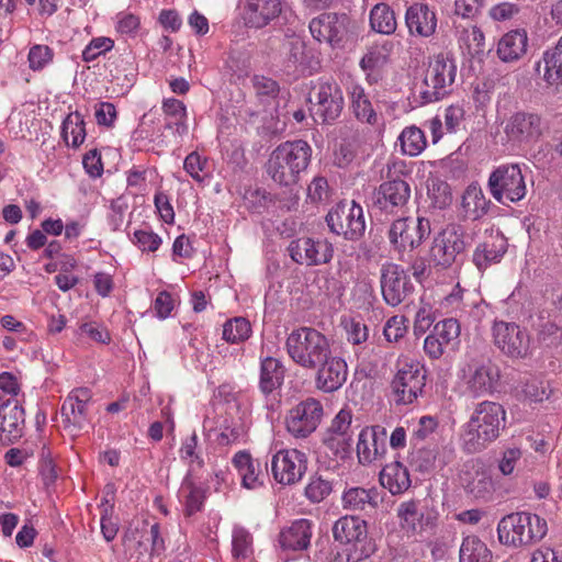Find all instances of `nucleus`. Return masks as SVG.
Instances as JSON below:
<instances>
[{
	"mask_svg": "<svg viewBox=\"0 0 562 562\" xmlns=\"http://www.w3.org/2000/svg\"><path fill=\"white\" fill-rule=\"evenodd\" d=\"M331 492V483L322 476H313L305 487V496L313 503H319Z\"/></svg>",
	"mask_w": 562,
	"mask_h": 562,
	"instance_id": "4d7b16f0",
	"label": "nucleus"
},
{
	"mask_svg": "<svg viewBox=\"0 0 562 562\" xmlns=\"http://www.w3.org/2000/svg\"><path fill=\"white\" fill-rule=\"evenodd\" d=\"M438 423L431 416H423L413 430L412 441L417 445L419 441L427 439L437 428Z\"/></svg>",
	"mask_w": 562,
	"mask_h": 562,
	"instance_id": "774afa93",
	"label": "nucleus"
},
{
	"mask_svg": "<svg viewBox=\"0 0 562 562\" xmlns=\"http://www.w3.org/2000/svg\"><path fill=\"white\" fill-rule=\"evenodd\" d=\"M323 406L315 398H306L292 407L285 416V427L294 438H307L318 427Z\"/></svg>",
	"mask_w": 562,
	"mask_h": 562,
	"instance_id": "f8f14e48",
	"label": "nucleus"
},
{
	"mask_svg": "<svg viewBox=\"0 0 562 562\" xmlns=\"http://www.w3.org/2000/svg\"><path fill=\"white\" fill-rule=\"evenodd\" d=\"M370 25L373 31L380 34H393L397 27L394 11L386 3H376L370 12Z\"/></svg>",
	"mask_w": 562,
	"mask_h": 562,
	"instance_id": "79ce46f5",
	"label": "nucleus"
},
{
	"mask_svg": "<svg viewBox=\"0 0 562 562\" xmlns=\"http://www.w3.org/2000/svg\"><path fill=\"white\" fill-rule=\"evenodd\" d=\"M397 517L402 529L411 533H419L429 524V518L419 508L416 501H407L397 507Z\"/></svg>",
	"mask_w": 562,
	"mask_h": 562,
	"instance_id": "c9c22d12",
	"label": "nucleus"
},
{
	"mask_svg": "<svg viewBox=\"0 0 562 562\" xmlns=\"http://www.w3.org/2000/svg\"><path fill=\"white\" fill-rule=\"evenodd\" d=\"M480 232L479 224L464 228L459 225L449 226L435 239L430 251L431 258L439 266H451L475 240Z\"/></svg>",
	"mask_w": 562,
	"mask_h": 562,
	"instance_id": "423d86ee",
	"label": "nucleus"
},
{
	"mask_svg": "<svg viewBox=\"0 0 562 562\" xmlns=\"http://www.w3.org/2000/svg\"><path fill=\"white\" fill-rule=\"evenodd\" d=\"M333 536L340 543L357 547L367 539V522L358 516L340 517L333 526Z\"/></svg>",
	"mask_w": 562,
	"mask_h": 562,
	"instance_id": "cd10ccee",
	"label": "nucleus"
},
{
	"mask_svg": "<svg viewBox=\"0 0 562 562\" xmlns=\"http://www.w3.org/2000/svg\"><path fill=\"white\" fill-rule=\"evenodd\" d=\"M61 136L67 145L79 147L86 138L83 116L79 112L66 116L61 126Z\"/></svg>",
	"mask_w": 562,
	"mask_h": 562,
	"instance_id": "a18cd8bd",
	"label": "nucleus"
},
{
	"mask_svg": "<svg viewBox=\"0 0 562 562\" xmlns=\"http://www.w3.org/2000/svg\"><path fill=\"white\" fill-rule=\"evenodd\" d=\"M124 554L128 560H138L149 552L146 541V521H133L125 529L122 537Z\"/></svg>",
	"mask_w": 562,
	"mask_h": 562,
	"instance_id": "7c9ffc66",
	"label": "nucleus"
},
{
	"mask_svg": "<svg viewBox=\"0 0 562 562\" xmlns=\"http://www.w3.org/2000/svg\"><path fill=\"white\" fill-rule=\"evenodd\" d=\"M306 468V454L296 449L280 450L271 459L273 479L282 485H292L301 481Z\"/></svg>",
	"mask_w": 562,
	"mask_h": 562,
	"instance_id": "2eb2a0df",
	"label": "nucleus"
},
{
	"mask_svg": "<svg viewBox=\"0 0 562 562\" xmlns=\"http://www.w3.org/2000/svg\"><path fill=\"white\" fill-rule=\"evenodd\" d=\"M312 153V147L303 139L281 143L269 156L267 173L280 186H294L307 169Z\"/></svg>",
	"mask_w": 562,
	"mask_h": 562,
	"instance_id": "f03ea898",
	"label": "nucleus"
},
{
	"mask_svg": "<svg viewBox=\"0 0 562 562\" xmlns=\"http://www.w3.org/2000/svg\"><path fill=\"white\" fill-rule=\"evenodd\" d=\"M381 485L392 495H400L411 486L408 470L398 461L386 464L380 472Z\"/></svg>",
	"mask_w": 562,
	"mask_h": 562,
	"instance_id": "72a5a7b5",
	"label": "nucleus"
},
{
	"mask_svg": "<svg viewBox=\"0 0 562 562\" xmlns=\"http://www.w3.org/2000/svg\"><path fill=\"white\" fill-rule=\"evenodd\" d=\"M330 232L348 240L360 239L366 231L362 207L355 201H344L334 206L326 215Z\"/></svg>",
	"mask_w": 562,
	"mask_h": 562,
	"instance_id": "9d476101",
	"label": "nucleus"
},
{
	"mask_svg": "<svg viewBox=\"0 0 562 562\" xmlns=\"http://www.w3.org/2000/svg\"><path fill=\"white\" fill-rule=\"evenodd\" d=\"M457 77V63L448 53L435 55L428 65L424 80L419 87L423 103L441 100L452 91Z\"/></svg>",
	"mask_w": 562,
	"mask_h": 562,
	"instance_id": "39448f33",
	"label": "nucleus"
},
{
	"mask_svg": "<svg viewBox=\"0 0 562 562\" xmlns=\"http://www.w3.org/2000/svg\"><path fill=\"white\" fill-rule=\"evenodd\" d=\"M397 143L400 144L401 153L409 157L420 155L427 146L424 132L415 125L405 127L397 137Z\"/></svg>",
	"mask_w": 562,
	"mask_h": 562,
	"instance_id": "a19ab883",
	"label": "nucleus"
},
{
	"mask_svg": "<svg viewBox=\"0 0 562 562\" xmlns=\"http://www.w3.org/2000/svg\"><path fill=\"white\" fill-rule=\"evenodd\" d=\"M490 203L481 187L477 183H471L462 194L461 207L463 216L476 221L487 213Z\"/></svg>",
	"mask_w": 562,
	"mask_h": 562,
	"instance_id": "f704fd0d",
	"label": "nucleus"
},
{
	"mask_svg": "<svg viewBox=\"0 0 562 562\" xmlns=\"http://www.w3.org/2000/svg\"><path fill=\"white\" fill-rule=\"evenodd\" d=\"M281 13L280 0H247L245 20L252 27H263Z\"/></svg>",
	"mask_w": 562,
	"mask_h": 562,
	"instance_id": "c756f323",
	"label": "nucleus"
},
{
	"mask_svg": "<svg viewBox=\"0 0 562 562\" xmlns=\"http://www.w3.org/2000/svg\"><path fill=\"white\" fill-rule=\"evenodd\" d=\"M254 554L252 536L244 527L236 526L232 532V555L236 562H244Z\"/></svg>",
	"mask_w": 562,
	"mask_h": 562,
	"instance_id": "49530a36",
	"label": "nucleus"
},
{
	"mask_svg": "<svg viewBox=\"0 0 562 562\" xmlns=\"http://www.w3.org/2000/svg\"><path fill=\"white\" fill-rule=\"evenodd\" d=\"M459 43L467 48L471 56H475L484 50V34L480 27L472 25L459 31Z\"/></svg>",
	"mask_w": 562,
	"mask_h": 562,
	"instance_id": "09e8293b",
	"label": "nucleus"
},
{
	"mask_svg": "<svg viewBox=\"0 0 562 562\" xmlns=\"http://www.w3.org/2000/svg\"><path fill=\"white\" fill-rule=\"evenodd\" d=\"M380 286L383 301L392 307L404 303L414 292V285L404 268L391 262L381 267Z\"/></svg>",
	"mask_w": 562,
	"mask_h": 562,
	"instance_id": "9b49d317",
	"label": "nucleus"
},
{
	"mask_svg": "<svg viewBox=\"0 0 562 562\" xmlns=\"http://www.w3.org/2000/svg\"><path fill=\"white\" fill-rule=\"evenodd\" d=\"M290 359L299 367L311 370L329 355L331 345L327 336L313 327H300L292 330L285 340Z\"/></svg>",
	"mask_w": 562,
	"mask_h": 562,
	"instance_id": "7ed1b4c3",
	"label": "nucleus"
},
{
	"mask_svg": "<svg viewBox=\"0 0 562 562\" xmlns=\"http://www.w3.org/2000/svg\"><path fill=\"white\" fill-rule=\"evenodd\" d=\"M387 432L383 426L374 425L362 428L356 446L358 461L368 465L381 459L386 450Z\"/></svg>",
	"mask_w": 562,
	"mask_h": 562,
	"instance_id": "aec40b11",
	"label": "nucleus"
},
{
	"mask_svg": "<svg viewBox=\"0 0 562 562\" xmlns=\"http://www.w3.org/2000/svg\"><path fill=\"white\" fill-rule=\"evenodd\" d=\"M313 535V522L301 518L284 527L279 535V543L283 550L302 551L310 547Z\"/></svg>",
	"mask_w": 562,
	"mask_h": 562,
	"instance_id": "a878e982",
	"label": "nucleus"
},
{
	"mask_svg": "<svg viewBox=\"0 0 562 562\" xmlns=\"http://www.w3.org/2000/svg\"><path fill=\"white\" fill-rule=\"evenodd\" d=\"M352 414L349 409H341L334 417L326 435L330 436H352L351 432Z\"/></svg>",
	"mask_w": 562,
	"mask_h": 562,
	"instance_id": "680f3d73",
	"label": "nucleus"
},
{
	"mask_svg": "<svg viewBox=\"0 0 562 562\" xmlns=\"http://www.w3.org/2000/svg\"><path fill=\"white\" fill-rule=\"evenodd\" d=\"M324 445L337 459L345 460L351 453L352 436L326 435Z\"/></svg>",
	"mask_w": 562,
	"mask_h": 562,
	"instance_id": "5fc2aeb1",
	"label": "nucleus"
},
{
	"mask_svg": "<svg viewBox=\"0 0 562 562\" xmlns=\"http://www.w3.org/2000/svg\"><path fill=\"white\" fill-rule=\"evenodd\" d=\"M407 331L406 318L404 316H392L384 326L383 334L387 341H397Z\"/></svg>",
	"mask_w": 562,
	"mask_h": 562,
	"instance_id": "e2e57ef3",
	"label": "nucleus"
},
{
	"mask_svg": "<svg viewBox=\"0 0 562 562\" xmlns=\"http://www.w3.org/2000/svg\"><path fill=\"white\" fill-rule=\"evenodd\" d=\"M396 373L392 381V394L396 404H412L422 394L426 384L424 367L413 360H398Z\"/></svg>",
	"mask_w": 562,
	"mask_h": 562,
	"instance_id": "1a4fd4ad",
	"label": "nucleus"
},
{
	"mask_svg": "<svg viewBox=\"0 0 562 562\" xmlns=\"http://www.w3.org/2000/svg\"><path fill=\"white\" fill-rule=\"evenodd\" d=\"M411 198V187L403 179L395 178L380 184L376 204L385 212L394 213L405 206Z\"/></svg>",
	"mask_w": 562,
	"mask_h": 562,
	"instance_id": "b1692460",
	"label": "nucleus"
},
{
	"mask_svg": "<svg viewBox=\"0 0 562 562\" xmlns=\"http://www.w3.org/2000/svg\"><path fill=\"white\" fill-rule=\"evenodd\" d=\"M312 52L307 49L305 43L294 37L288 42V52L285 55V67L288 71L304 72L312 68Z\"/></svg>",
	"mask_w": 562,
	"mask_h": 562,
	"instance_id": "4c0bfd02",
	"label": "nucleus"
},
{
	"mask_svg": "<svg viewBox=\"0 0 562 562\" xmlns=\"http://www.w3.org/2000/svg\"><path fill=\"white\" fill-rule=\"evenodd\" d=\"M233 464L236 468L241 484L248 490H255L263 485L265 473L259 460L254 459L246 451H238L233 458Z\"/></svg>",
	"mask_w": 562,
	"mask_h": 562,
	"instance_id": "c85d7f7f",
	"label": "nucleus"
},
{
	"mask_svg": "<svg viewBox=\"0 0 562 562\" xmlns=\"http://www.w3.org/2000/svg\"><path fill=\"white\" fill-rule=\"evenodd\" d=\"M54 52L47 45L36 44L30 48L27 60L33 71L43 70L53 61Z\"/></svg>",
	"mask_w": 562,
	"mask_h": 562,
	"instance_id": "603ef678",
	"label": "nucleus"
},
{
	"mask_svg": "<svg viewBox=\"0 0 562 562\" xmlns=\"http://www.w3.org/2000/svg\"><path fill=\"white\" fill-rule=\"evenodd\" d=\"M548 525L540 516L519 512L503 517L497 526L501 543L514 548L533 544L547 535Z\"/></svg>",
	"mask_w": 562,
	"mask_h": 562,
	"instance_id": "20e7f679",
	"label": "nucleus"
},
{
	"mask_svg": "<svg viewBox=\"0 0 562 562\" xmlns=\"http://www.w3.org/2000/svg\"><path fill=\"white\" fill-rule=\"evenodd\" d=\"M428 198L435 209H445L452 201L449 184L443 181H432L428 187Z\"/></svg>",
	"mask_w": 562,
	"mask_h": 562,
	"instance_id": "864d4df0",
	"label": "nucleus"
},
{
	"mask_svg": "<svg viewBox=\"0 0 562 562\" xmlns=\"http://www.w3.org/2000/svg\"><path fill=\"white\" fill-rule=\"evenodd\" d=\"M91 397V391L87 387L75 389L68 394L60 409L66 429L78 431L90 424L88 407Z\"/></svg>",
	"mask_w": 562,
	"mask_h": 562,
	"instance_id": "a211bd4d",
	"label": "nucleus"
},
{
	"mask_svg": "<svg viewBox=\"0 0 562 562\" xmlns=\"http://www.w3.org/2000/svg\"><path fill=\"white\" fill-rule=\"evenodd\" d=\"M162 110L167 116H170L175 120L173 123L179 134L187 133V110L182 101L173 98L166 99L162 102Z\"/></svg>",
	"mask_w": 562,
	"mask_h": 562,
	"instance_id": "3c124183",
	"label": "nucleus"
},
{
	"mask_svg": "<svg viewBox=\"0 0 562 562\" xmlns=\"http://www.w3.org/2000/svg\"><path fill=\"white\" fill-rule=\"evenodd\" d=\"M252 86L257 97L261 100L274 99L280 91L279 83L276 80L265 76H254Z\"/></svg>",
	"mask_w": 562,
	"mask_h": 562,
	"instance_id": "bf43d9fd",
	"label": "nucleus"
},
{
	"mask_svg": "<svg viewBox=\"0 0 562 562\" xmlns=\"http://www.w3.org/2000/svg\"><path fill=\"white\" fill-rule=\"evenodd\" d=\"M311 370L315 371V386L324 393H333L339 390L348 376V367L346 361L333 351L322 359L321 363Z\"/></svg>",
	"mask_w": 562,
	"mask_h": 562,
	"instance_id": "6ab92c4d",
	"label": "nucleus"
},
{
	"mask_svg": "<svg viewBox=\"0 0 562 562\" xmlns=\"http://www.w3.org/2000/svg\"><path fill=\"white\" fill-rule=\"evenodd\" d=\"M310 113L316 123L330 124L344 109V95L335 80H319L311 90Z\"/></svg>",
	"mask_w": 562,
	"mask_h": 562,
	"instance_id": "6e6552de",
	"label": "nucleus"
},
{
	"mask_svg": "<svg viewBox=\"0 0 562 562\" xmlns=\"http://www.w3.org/2000/svg\"><path fill=\"white\" fill-rule=\"evenodd\" d=\"M506 425V411L499 403L483 401L476 404L470 419L463 425L462 448L468 453L484 450L495 441Z\"/></svg>",
	"mask_w": 562,
	"mask_h": 562,
	"instance_id": "f257e3e1",
	"label": "nucleus"
},
{
	"mask_svg": "<svg viewBox=\"0 0 562 562\" xmlns=\"http://www.w3.org/2000/svg\"><path fill=\"white\" fill-rule=\"evenodd\" d=\"M349 97L356 117L361 122L374 125L378 121V114L364 89L359 85H352L349 88Z\"/></svg>",
	"mask_w": 562,
	"mask_h": 562,
	"instance_id": "58836bf2",
	"label": "nucleus"
},
{
	"mask_svg": "<svg viewBox=\"0 0 562 562\" xmlns=\"http://www.w3.org/2000/svg\"><path fill=\"white\" fill-rule=\"evenodd\" d=\"M404 19L409 36L430 38L437 33V12L428 3H412L406 8Z\"/></svg>",
	"mask_w": 562,
	"mask_h": 562,
	"instance_id": "412c9836",
	"label": "nucleus"
},
{
	"mask_svg": "<svg viewBox=\"0 0 562 562\" xmlns=\"http://www.w3.org/2000/svg\"><path fill=\"white\" fill-rule=\"evenodd\" d=\"M547 130V124L536 113L518 112L506 124L507 136L519 143L538 140Z\"/></svg>",
	"mask_w": 562,
	"mask_h": 562,
	"instance_id": "4be33fe9",
	"label": "nucleus"
},
{
	"mask_svg": "<svg viewBox=\"0 0 562 562\" xmlns=\"http://www.w3.org/2000/svg\"><path fill=\"white\" fill-rule=\"evenodd\" d=\"M345 15L337 13H323L310 23L311 34L318 42L336 44L342 40L345 33Z\"/></svg>",
	"mask_w": 562,
	"mask_h": 562,
	"instance_id": "393cba45",
	"label": "nucleus"
},
{
	"mask_svg": "<svg viewBox=\"0 0 562 562\" xmlns=\"http://www.w3.org/2000/svg\"><path fill=\"white\" fill-rule=\"evenodd\" d=\"M544 75L549 85H562V36L555 46L543 54Z\"/></svg>",
	"mask_w": 562,
	"mask_h": 562,
	"instance_id": "37998d69",
	"label": "nucleus"
},
{
	"mask_svg": "<svg viewBox=\"0 0 562 562\" xmlns=\"http://www.w3.org/2000/svg\"><path fill=\"white\" fill-rule=\"evenodd\" d=\"M507 251V240L499 232L488 234L480 241L472 255V262L479 271L501 262Z\"/></svg>",
	"mask_w": 562,
	"mask_h": 562,
	"instance_id": "5701e85b",
	"label": "nucleus"
},
{
	"mask_svg": "<svg viewBox=\"0 0 562 562\" xmlns=\"http://www.w3.org/2000/svg\"><path fill=\"white\" fill-rule=\"evenodd\" d=\"M467 390L475 397L493 394L501 383L499 367L487 360L470 364L464 374Z\"/></svg>",
	"mask_w": 562,
	"mask_h": 562,
	"instance_id": "f3484780",
	"label": "nucleus"
},
{
	"mask_svg": "<svg viewBox=\"0 0 562 562\" xmlns=\"http://www.w3.org/2000/svg\"><path fill=\"white\" fill-rule=\"evenodd\" d=\"M114 42L110 37H95L82 50V59L86 63L95 60L99 56L111 50Z\"/></svg>",
	"mask_w": 562,
	"mask_h": 562,
	"instance_id": "13d9d810",
	"label": "nucleus"
},
{
	"mask_svg": "<svg viewBox=\"0 0 562 562\" xmlns=\"http://www.w3.org/2000/svg\"><path fill=\"white\" fill-rule=\"evenodd\" d=\"M487 188L494 200L501 204L516 203L527 193L525 177L517 164L496 167L488 177Z\"/></svg>",
	"mask_w": 562,
	"mask_h": 562,
	"instance_id": "0eeeda50",
	"label": "nucleus"
},
{
	"mask_svg": "<svg viewBox=\"0 0 562 562\" xmlns=\"http://www.w3.org/2000/svg\"><path fill=\"white\" fill-rule=\"evenodd\" d=\"M435 319L436 316L432 307L428 304H423L415 316L414 333L416 335L425 334L430 328Z\"/></svg>",
	"mask_w": 562,
	"mask_h": 562,
	"instance_id": "69168bd1",
	"label": "nucleus"
},
{
	"mask_svg": "<svg viewBox=\"0 0 562 562\" xmlns=\"http://www.w3.org/2000/svg\"><path fill=\"white\" fill-rule=\"evenodd\" d=\"M205 166L206 159L202 158L196 151L190 153L183 161V169L198 182L204 180L202 172Z\"/></svg>",
	"mask_w": 562,
	"mask_h": 562,
	"instance_id": "0e129e2a",
	"label": "nucleus"
},
{
	"mask_svg": "<svg viewBox=\"0 0 562 562\" xmlns=\"http://www.w3.org/2000/svg\"><path fill=\"white\" fill-rule=\"evenodd\" d=\"M284 367L276 358L267 357L261 360L259 387L263 394H270L280 387L284 380Z\"/></svg>",
	"mask_w": 562,
	"mask_h": 562,
	"instance_id": "e433bc0d",
	"label": "nucleus"
},
{
	"mask_svg": "<svg viewBox=\"0 0 562 562\" xmlns=\"http://www.w3.org/2000/svg\"><path fill=\"white\" fill-rule=\"evenodd\" d=\"M431 334L445 346H453L460 336V325L454 318H446L438 322Z\"/></svg>",
	"mask_w": 562,
	"mask_h": 562,
	"instance_id": "8fccbe9b",
	"label": "nucleus"
},
{
	"mask_svg": "<svg viewBox=\"0 0 562 562\" xmlns=\"http://www.w3.org/2000/svg\"><path fill=\"white\" fill-rule=\"evenodd\" d=\"M289 252L296 263L319 266L331 260L334 248L325 238L302 237L290 243Z\"/></svg>",
	"mask_w": 562,
	"mask_h": 562,
	"instance_id": "dca6fc26",
	"label": "nucleus"
},
{
	"mask_svg": "<svg viewBox=\"0 0 562 562\" xmlns=\"http://www.w3.org/2000/svg\"><path fill=\"white\" fill-rule=\"evenodd\" d=\"M180 493L184 497L186 516L190 517L201 510L204 501V493L201 487L196 486V482L193 476V468L189 469L184 476Z\"/></svg>",
	"mask_w": 562,
	"mask_h": 562,
	"instance_id": "ea45409f",
	"label": "nucleus"
},
{
	"mask_svg": "<svg viewBox=\"0 0 562 562\" xmlns=\"http://www.w3.org/2000/svg\"><path fill=\"white\" fill-rule=\"evenodd\" d=\"M24 428V409L14 401L0 413V440L12 443L20 439Z\"/></svg>",
	"mask_w": 562,
	"mask_h": 562,
	"instance_id": "2f4dec72",
	"label": "nucleus"
},
{
	"mask_svg": "<svg viewBox=\"0 0 562 562\" xmlns=\"http://www.w3.org/2000/svg\"><path fill=\"white\" fill-rule=\"evenodd\" d=\"M528 36L525 31H510L498 41L497 56L504 63L517 61L526 54Z\"/></svg>",
	"mask_w": 562,
	"mask_h": 562,
	"instance_id": "473e14b6",
	"label": "nucleus"
},
{
	"mask_svg": "<svg viewBox=\"0 0 562 562\" xmlns=\"http://www.w3.org/2000/svg\"><path fill=\"white\" fill-rule=\"evenodd\" d=\"M379 492L374 487H349L341 495L342 508L348 512L373 513L379 507Z\"/></svg>",
	"mask_w": 562,
	"mask_h": 562,
	"instance_id": "bb28decb",
	"label": "nucleus"
},
{
	"mask_svg": "<svg viewBox=\"0 0 562 562\" xmlns=\"http://www.w3.org/2000/svg\"><path fill=\"white\" fill-rule=\"evenodd\" d=\"M492 553L475 536H468L460 547V562H491Z\"/></svg>",
	"mask_w": 562,
	"mask_h": 562,
	"instance_id": "c03bdc74",
	"label": "nucleus"
},
{
	"mask_svg": "<svg viewBox=\"0 0 562 562\" xmlns=\"http://www.w3.org/2000/svg\"><path fill=\"white\" fill-rule=\"evenodd\" d=\"M429 234V220L405 217L393 222L389 231V238L397 250H413L420 246Z\"/></svg>",
	"mask_w": 562,
	"mask_h": 562,
	"instance_id": "4468645a",
	"label": "nucleus"
},
{
	"mask_svg": "<svg viewBox=\"0 0 562 562\" xmlns=\"http://www.w3.org/2000/svg\"><path fill=\"white\" fill-rule=\"evenodd\" d=\"M494 345L509 358L520 359L529 355L530 337L515 323L495 322L492 327Z\"/></svg>",
	"mask_w": 562,
	"mask_h": 562,
	"instance_id": "ddd939ff",
	"label": "nucleus"
},
{
	"mask_svg": "<svg viewBox=\"0 0 562 562\" xmlns=\"http://www.w3.org/2000/svg\"><path fill=\"white\" fill-rule=\"evenodd\" d=\"M132 241L142 251H156L161 245V238L148 229H137L133 234Z\"/></svg>",
	"mask_w": 562,
	"mask_h": 562,
	"instance_id": "052dcab7",
	"label": "nucleus"
},
{
	"mask_svg": "<svg viewBox=\"0 0 562 562\" xmlns=\"http://www.w3.org/2000/svg\"><path fill=\"white\" fill-rule=\"evenodd\" d=\"M153 308L159 319H166L169 317L175 308V300L171 293L167 291L159 292L153 303Z\"/></svg>",
	"mask_w": 562,
	"mask_h": 562,
	"instance_id": "338daca9",
	"label": "nucleus"
},
{
	"mask_svg": "<svg viewBox=\"0 0 562 562\" xmlns=\"http://www.w3.org/2000/svg\"><path fill=\"white\" fill-rule=\"evenodd\" d=\"M251 334L250 323L244 317H235L223 326V339L229 344H239L247 340Z\"/></svg>",
	"mask_w": 562,
	"mask_h": 562,
	"instance_id": "de8ad7c7",
	"label": "nucleus"
},
{
	"mask_svg": "<svg viewBox=\"0 0 562 562\" xmlns=\"http://www.w3.org/2000/svg\"><path fill=\"white\" fill-rule=\"evenodd\" d=\"M198 449V435L193 431L189 437H187L180 448V458L184 461H190V469L193 468V472L196 468H202L204 465V461L202 457L196 452Z\"/></svg>",
	"mask_w": 562,
	"mask_h": 562,
	"instance_id": "6e6d98bb",
	"label": "nucleus"
}]
</instances>
